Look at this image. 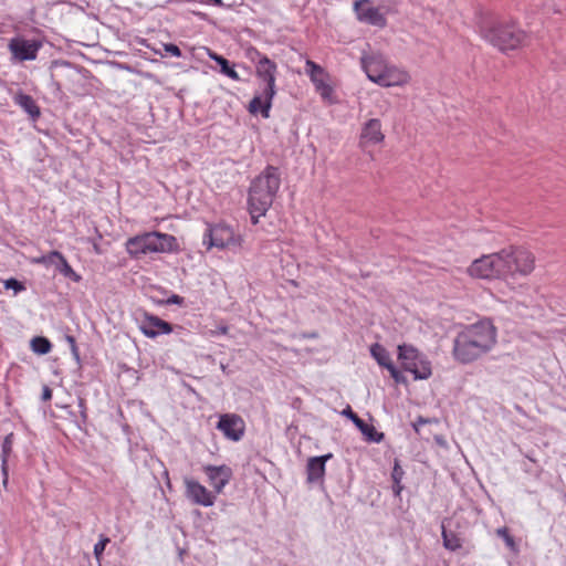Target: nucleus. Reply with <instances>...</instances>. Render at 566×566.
Returning <instances> with one entry per match:
<instances>
[{"label": "nucleus", "instance_id": "1", "mask_svg": "<svg viewBox=\"0 0 566 566\" xmlns=\"http://www.w3.org/2000/svg\"><path fill=\"white\" fill-rule=\"evenodd\" d=\"M496 344V328L489 319L464 326L454 337L452 357L462 365L488 354Z\"/></svg>", "mask_w": 566, "mask_h": 566}, {"label": "nucleus", "instance_id": "2", "mask_svg": "<svg viewBox=\"0 0 566 566\" xmlns=\"http://www.w3.org/2000/svg\"><path fill=\"white\" fill-rule=\"evenodd\" d=\"M476 25L481 36L502 53L518 50L528 42L527 32L513 20L480 15Z\"/></svg>", "mask_w": 566, "mask_h": 566}, {"label": "nucleus", "instance_id": "3", "mask_svg": "<svg viewBox=\"0 0 566 566\" xmlns=\"http://www.w3.org/2000/svg\"><path fill=\"white\" fill-rule=\"evenodd\" d=\"M281 174L277 167L268 165L250 184L248 190V211L251 222L258 224L271 208L280 189Z\"/></svg>", "mask_w": 566, "mask_h": 566}, {"label": "nucleus", "instance_id": "4", "mask_svg": "<svg viewBox=\"0 0 566 566\" xmlns=\"http://www.w3.org/2000/svg\"><path fill=\"white\" fill-rule=\"evenodd\" d=\"M499 255L503 263L504 279L515 274L528 275L534 270L535 258L523 247L510 245L499 251Z\"/></svg>", "mask_w": 566, "mask_h": 566}, {"label": "nucleus", "instance_id": "5", "mask_svg": "<svg viewBox=\"0 0 566 566\" xmlns=\"http://www.w3.org/2000/svg\"><path fill=\"white\" fill-rule=\"evenodd\" d=\"M397 349L402 370L411 373L415 380H424L431 377V363L418 348L410 344H401Z\"/></svg>", "mask_w": 566, "mask_h": 566}, {"label": "nucleus", "instance_id": "6", "mask_svg": "<svg viewBox=\"0 0 566 566\" xmlns=\"http://www.w3.org/2000/svg\"><path fill=\"white\" fill-rule=\"evenodd\" d=\"M207 226L203 243L208 244V249L218 248L223 250L241 248L242 239L234 233V230L230 226L223 222L217 224L208 223Z\"/></svg>", "mask_w": 566, "mask_h": 566}, {"label": "nucleus", "instance_id": "7", "mask_svg": "<svg viewBox=\"0 0 566 566\" xmlns=\"http://www.w3.org/2000/svg\"><path fill=\"white\" fill-rule=\"evenodd\" d=\"M44 40L42 38H27L24 35H15L9 40L8 50L11 54V62L23 63L34 61L39 51L43 48Z\"/></svg>", "mask_w": 566, "mask_h": 566}, {"label": "nucleus", "instance_id": "8", "mask_svg": "<svg viewBox=\"0 0 566 566\" xmlns=\"http://www.w3.org/2000/svg\"><path fill=\"white\" fill-rule=\"evenodd\" d=\"M502 269L503 263L499 252H496L474 260L469 266L468 272L471 276L478 279H504Z\"/></svg>", "mask_w": 566, "mask_h": 566}, {"label": "nucleus", "instance_id": "9", "mask_svg": "<svg viewBox=\"0 0 566 566\" xmlns=\"http://www.w3.org/2000/svg\"><path fill=\"white\" fill-rule=\"evenodd\" d=\"M305 72L313 83L315 91L319 94L323 101L334 103V88L328 83L329 74L319 64L312 60H306Z\"/></svg>", "mask_w": 566, "mask_h": 566}, {"label": "nucleus", "instance_id": "10", "mask_svg": "<svg viewBox=\"0 0 566 566\" xmlns=\"http://www.w3.org/2000/svg\"><path fill=\"white\" fill-rule=\"evenodd\" d=\"M137 322L140 332L148 338H156L159 335L170 334L174 331L172 324L148 312H143Z\"/></svg>", "mask_w": 566, "mask_h": 566}, {"label": "nucleus", "instance_id": "11", "mask_svg": "<svg viewBox=\"0 0 566 566\" xmlns=\"http://www.w3.org/2000/svg\"><path fill=\"white\" fill-rule=\"evenodd\" d=\"M216 428L231 441H239L245 432V423L241 416L237 413H223L219 417Z\"/></svg>", "mask_w": 566, "mask_h": 566}, {"label": "nucleus", "instance_id": "12", "mask_svg": "<svg viewBox=\"0 0 566 566\" xmlns=\"http://www.w3.org/2000/svg\"><path fill=\"white\" fill-rule=\"evenodd\" d=\"M150 253H178L181 251L177 238L159 231L147 232Z\"/></svg>", "mask_w": 566, "mask_h": 566}, {"label": "nucleus", "instance_id": "13", "mask_svg": "<svg viewBox=\"0 0 566 566\" xmlns=\"http://www.w3.org/2000/svg\"><path fill=\"white\" fill-rule=\"evenodd\" d=\"M186 497L196 505L212 506L216 502V494L193 479H185Z\"/></svg>", "mask_w": 566, "mask_h": 566}, {"label": "nucleus", "instance_id": "14", "mask_svg": "<svg viewBox=\"0 0 566 566\" xmlns=\"http://www.w3.org/2000/svg\"><path fill=\"white\" fill-rule=\"evenodd\" d=\"M370 0H357L354 3V11L360 22L370 25L384 28L387 24V19L380 12L379 8L370 6Z\"/></svg>", "mask_w": 566, "mask_h": 566}, {"label": "nucleus", "instance_id": "15", "mask_svg": "<svg viewBox=\"0 0 566 566\" xmlns=\"http://www.w3.org/2000/svg\"><path fill=\"white\" fill-rule=\"evenodd\" d=\"M202 470L216 494H220L233 476L232 469L227 464H207L203 465Z\"/></svg>", "mask_w": 566, "mask_h": 566}, {"label": "nucleus", "instance_id": "16", "mask_svg": "<svg viewBox=\"0 0 566 566\" xmlns=\"http://www.w3.org/2000/svg\"><path fill=\"white\" fill-rule=\"evenodd\" d=\"M276 73L277 65L271 59L261 57V60L256 61L255 74L259 80L265 83L263 91H268L270 94H276Z\"/></svg>", "mask_w": 566, "mask_h": 566}, {"label": "nucleus", "instance_id": "17", "mask_svg": "<svg viewBox=\"0 0 566 566\" xmlns=\"http://www.w3.org/2000/svg\"><path fill=\"white\" fill-rule=\"evenodd\" d=\"M333 454L327 453L319 457H312L307 460L306 464V482L308 484L323 483L325 475V465L327 460L332 459Z\"/></svg>", "mask_w": 566, "mask_h": 566}, {"label": "nucleus", "instance_id": "18", "mask_svg": "<svg viewBox=\"0 0 566 566\" xmlns=\"http://www.w3.org/2000/svg\"><path fill=\"white\" fill-rule=\"evenodd\" d=\"M360 64L367 77L377 84L378 77L385 72L388 64L381 54L364 55L360 59Z\"/></svg>", "mask_w": 566, "mask_h": 566}, {"label": "nucleus", "instance_id": "19", "mask_svg": "<svg viewBox=\"0 0 566 566\" xmlns=\"http://www.w3.org/2000/svg\"><path fill=\"white\" fill-rule=\"evenodd\" d=\"M275 94H270L268 91H262V95H255L249 103L248 111L252 115L260 113L263 118L270 117L272 101Z\"/></svg>", "mask_w": 566, "mask_h": 566}, {"label": "nucleus", "instance_id": "20", "mask_svg": "<svg viewBox=\"0 0 566 566\" xmlns=\"http://www.w3.org/2000/svg\"><path fill=\"white\" fill-rule=\"evenodd\" d=\"M384 138L381 123L378 118H371L364 124L360 133L361 140L369 144H379Z\"/></svg>", "mask_w": 566, "mask_h": 566}, {"label": "nucleus", "instance_id": "21", "mask_svg": "<svg viewBox=\"0 0 566 566\" xmlns=\"http://www.w3.org/2000/svg\"><path fill=\"white\" fill-rule=\"evenodd\" d=\"M147 232L129 238L126 243V251L133 258L150 253Z\"/></svg>", "mask_w": 566, "mask_h": 566}, {"label": "nucleus", "instance_id": "22", "mask_svg": "<svg viewBox=\"0 0 566 566\" xmlns=\"http://www.w3.org/2000/svg\"><path fill=\"white\" fill-rule=\"evenodd\" d=\"M14 443V433H8L1 444V473H2V484L7 488L9 482V458L13 451Z\"/></svg>", "mask_w": 566, "mask_h": 566}, {"label": "nucleus", "instance_id": "23", "mask_svg": "<svg viewBox=\"0 0 566 566\" xmlns=\"http://www.w3.org/2000/svg\"><path fill=\"white\" fill-rule=\"evenodd\" d=\"M377 84L380 86L389 87L402 85L407 82V73L398 70L395 66H387L381 76H377Z\"/></svg>", "mask_w": 566, "mask_h": 566}, {"label": "nucleus", "instance_id": "24", "mask_svg": "<svg viewBox=\"0 0 566 566\" xmlns=\"http://www.w3.org/2000/svg\"><path fill=\"white\" fill-rule=\"evenodd\" d=\"M13 102L15 105L20 106L31 119L36 120L41 116L40 107L31 95L19 91L13 96Z\"/></svg>", "mask_w": 566, "mask_h": 566}, {"label": "nucleus", "instance_id": "25", "mask_svg": "<svg viewBox=\"0 0 566 566\" xmlns=\"http://www.w3.org/2000/svg\"><path fill=\"white\" fill-rule=\"evenodd\" d=\"M208 56L210 57V60L214 61L220 66V73H222L223 75L228 76L233 81H241L240 75L234 70L235 65L232 64L228 59L211 50L208 51Z\"/></svg>", "mask_w": 566, "mask_h": 566}, {"label": "nucleus", "instance_id": "26", "mask_svg": "<svg viewBox=\"0 0 566 566\" xmlns=\"http://www.w3.org/2000/svg\"><path fill=\"white\" fill-rule=\"evenodd\" d=\"M370 355L379 366L388 368L392 363L389 352L380 344L375 343L370 346Z\"/></svg>", "mask_w": 566, "mask_h": 566}, {"label": "nucleus", "instance_id": "27", "mask_svg": "<svg viewBox=\"0 0 566 566\" xmlns=\"http://www.w3.org/2000/svg\"><path fill=\"white\" fill-rule=\"evenodd\" d=\"M441 531L444 548L455 552L462 547L461 538L454 532L448 531L444 523L441 525Z\"/></svg>", "mask_w": 566, "mask_h": 566}, {"label": "nucleus", "instance_id": "28", "mask_svg": "<svg viewBox=\"0 0 566 566\" xmlns=\"http://www.w3.org/2000/svg\"><path fill=\"white\" fill-rule=\"evenodd\" d=\"M56 270L59 273H61L63 276L72 280L73 282H80L82 280V276L77 274L73 268L69 264L67 260L64 255L60 259L59 263L56 264Z\"/></svg>", "mask_w": 566, "mask_h": 566}, {"label": "nucleus", "instance_id": "29", "mask_svg": "<svg viewBox=\"0 0 566 566\" xmlns=\"http://www.w3.org/2000/svg\"><path fill=\"white\" fill-rule=\"evenodd\" d=\"M31 349L38 355H45L51 352L52 344L44 336H35L31 339Z\"/></svg>", "mask_w": 566, "mask_h": 566}, {"label": "nucleus", "instance_id": "30", "mask_svg": "<svg viewBox=\"0 0 566 566\" xmlns=\"http://www.w3.org/2000/svg\"><path fill=\"white\" fill-rule=\"evenodd\" d=\"M62 253L54 250V251H51L49 252L48 254H43V255H40L38 258H33L32 259V263L34 264H43L45 266H49V265H55L59 263L60 259L62 258Z\"/></svg>", "mask_w": 566, "mask_h": 566}, {"label": "nucleus", "instance_id": "31", "mask_svg": "<svg viewBox=\"0 0 566 566\" xmlns=\"http://www.w3.org/2000/svg\"><path fill=\"white\" fill-rule=\"evenodd\" d=\"M496 535L504 541L505 545L509 548H511L512 551H514L516 548L515 539L511 535L510 530L507 527L504 526V527L497 528Z\"/></svg>", "mask_w": 566, "mask_h": 566}, {"label": "nucleus", "instance_id": "32", "mask_svg": "<svg viewBox=\"0 0 566 566\" xmlns=\"http://www.w3.org/2000/svg\"><path fill=\"white\" fill-rule=\"evenodd\" d=\"M365 439L369 442H376L379 443L384 440L385 434L382 432H379L376 430V428L370 424L364 434Z\"/></svg>", "mask_w": 566, "mask_h": 566}, {"label": "nucleus", "instance_id": "33", "mask_svg": "<svg viewBox=\"0 0 566 566\" xmlns=\"http://www.w3.org/2000/svg\"><path fill=\"white\" fill-rule=\"evenodd\" d=\"M65 339L70 345V349H71V353H72V356H73L75 363L77 364L78 367H81L82 360H81L80 350H78L75 337L72 335H66Z\"/></svg>", "mask_w": 566, "mask_h": 566}, {"label": "nucleus", "instance_id": "34", "mask_svg": "<svg viewBox=\"0 0 566 566\" xmlns=\"http://www.w3.org/2000/svg\"><path fill=\"white\" fill-rule=\"evenodd\" d=\"M109 542H111V539H109L107 536H105V535H101L99 541L94 545V551H93V553H94V556H95V558H96L97 560H99V559H101V557H102V555H103V553H104V551H105V547H106V545H107Z\"/></svg>", "mask_w": 566, "mask_h": 566}, {"label": "nucleus", "instance_id": "35", "mask_svg": "<svg viewBox=\"0 0 566 566\" xmlns=\"http://www.w3.org/2000/svg\"><path fill=\"white\" fill-rule=\"evenodd\" d=\"M387 370L389 371L391 378L395 380L396 384H401V385L407 384L406 376L402 374V371H400L397 368V366L395 364H391L390 366H388Z\"/></svg>", "mask_w": 566, "mask_h": 566}, {"label": "nucleus", "instance_id": "36", "mask_svg": "<svg viewBox=\"0 0 566 566\" xmlns=\"http://www.w3.org/2000/svg\"><path fill=\"white\" fill-rule=\"evenodd\" d=\"M78 408H80V418L81 420L77 422V427L82 429L87 423V408L86 401L84 398H78Z\"/></svg>", "mask_w": 566, "mask_h": 566}, {"label": "nucleus", "instance_id": "37", "mask_svg": "<svg viewBox=\"0 0 566 566\" xmlns=\"http://www.w3.org/2000/svg\"><path fill=\"white\" fill-rule=\"evenodd\" d=\"M4 289L7 290H13L14 293H19V292H22L25 290V286L22 282H20L19 280L14 279V277H10L8 280L4 281Z\"/></svg>", "mask_w": 566, "mask_h": 566}, {"label": "nucleus", "instance_id": "38", "mask_svg": "<svg viewBox=\"0 0 566 566\" xmlns=\"http://www.w3.org/2000/svg\"><path fill=\"white\" fill-rule=\"evenodd\" d=\"M403 476H405V471L401 468L399 460L395 459L394 468L391 471V480L392 481H402Z\"/></svg>", "mask_w": 566, "mask_h": 566}, {"label": "nucleus", "instance_id": "39", "mask_svg": "<svg viewBox=\"0 0 566 566\" xmlns=\"http://www.w3.org/2000/svg\"><path fill=\"white\" fill-rule=\"evenodd\" d=\"M163 46H164V51L167 54H170V55H172L175 57L182 56L181 50L179 49L178 45H176L174 43H165Z\"/></svg>", "mask_w": 566, "mask_h": 566}, {"label": "nucleus", "instance_id": "40", "mask_svg": "<svg viewBox=\"0 0 566 566\" xmlns=\"http://www.w3.org/2000/svg\"><path fill=\"white\" fill-rule=\"evenodd\" d=\"M247 56L256 64V61L261 60V57H268L266 55L262 54L258 49L250 46L247 50Z\"/></svg>", "mask_w": 566, "mask_h": 566}, {"label": "nucleus", "instance_id": "41", "mask_svg": "<svg viewBox=\"0 0 566 566\" xmlns=\"http://www.w3.org/2000/svg\"><path fill=\"white\" fill-rule=\"evenodd\" d=\"M343 415L349 418L353 423L357 427L359 424V421L363 419L355 413L349 406L346 407V409L343 411Z\"/></svg>", "mask_w": 566, "mask_h": 566}, {"label": "nucleus", "instance_id": "42", "mask_svg": "<svg viewBox=\"0 0 566 566\" xmlns=\"http://www.w3.org/2000/svg\"><path fill=\"white\" fill-rule=\"evenodd\" d=\"M165 304L167 305H171V304H175V305H184L185 304V298L178 294H171L166 301H165Z\"/></svg>", "mask_w": 566, "mask_h": 566}, {"label": "nucleus", "instance_id": "43", "mask_svg": "<svg viewBox=\"0 0 566 566\" xmlns=\"http://www.w3.org/2000/svg\"><path fill=\"white\" fill-rule=\"evenodd\" d=\"M403 488L401 481H392L391 490L395 496H400Z\"/></svg>", "mask_w": 566, "mask_h": 566}, {"label": "nucleus", "instance_id": "44", "mask_svg": "<svg viewBox=\"0 0 566 566\" xmlns=\"http://www.w3.org/2000/svg\"><path fill=\"white\" fill-rule=\"evenodd\" d=\"M41 399L42 401H49L52 399V389L48 385L42 387Z\"/></svg>", "mask_w": 566, "mask_h": 566}, {"label": "nucleus", "instance_id": "45", "mask_svg": "<svg viewBox=\"0 0 566 566\" xmlns=\"http://www.w3.org/2000/svg\"><path fill=\"white\" fill-rule=\"evenodd\" d=\"M91 242L93 243V250H94V252H95L96 254H102V253H103V251H102V249H101L99 244L96 242V240H95V239H91Z\"/></svg>", "mask_w": 566, "mask_h": 566}, {"label": "nucleus", "instance_id": "46", "mask_svg": "<svg viewBox=\"0 0 566 566\" xmlns=\"http://www.w3.org/2000/svg\"><path fill=\"white\" fill-rule=\"evenodd\" d=\"M370 424H368L367 422H365L364 420L359 421V424L357 426V428L360 430V432L363 434H365L366 432V429L369 427Z\"/></svg>", "mask_w": 566, "mask_h": 566}, {"label": "nucleus", "instance_id": "47", "mask_svg": "<svg viewBox=\"0 0 566 566\" xmlns=\"http://www.w3.org/2000/svg\"><path fill=\"white\" fill-rule=\"evenodd\" d=\"M424 422H426V420H424L423 418H421V417H420V418L417 420V422L413 424L415 430H416V431H418V424H419V423H424Z\"/></svg>", "mask_w": 566, "mask_h": 566}, {"label": "nucleus", "instance_id": "48", "mask_svg": "<svg viewBox=\"0 0 566 566\" xmlns=\"http://www.w3.org/2000/svg\"><path fill=\"white\" fill-rule=\"evenodd\" d=\"M164 475L166 476V480H167V482H166V483H167V486H168L169 489H171V483H170V480H169V475H168V471H167V470H165V471H164Z\"/></svg>", "mask_w": 566, "mask_h": 566}, {"label": "nucleus", "instance_id": "49", "mask_svg": "<svg viewBox=\"0 0 566 566\" xmlns=\"http://www.w3.org/2000/svg\"><path fill=\"white\" fill-rule=\"evenodd\" d=\"M212 4L214 6H218V7H222L223 6V2L222 0H209Z\"/></svg>", "mask_w": 566, "mask_h": 566}, {"label": "nucleus", "instance_id": "50", "mask_svg": "<svg viewBox=\"0 0 566 566\" xmlns=\"http://www.w3.org/2000/svg\"><path fill=\"white\" fill-rule=\"evenodd\" d=\"M97 239H102V234L97 232Z\"/></svg>", "mask_w": 566, "mask_h": 566}]
</instances>
